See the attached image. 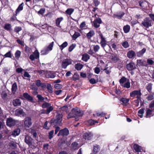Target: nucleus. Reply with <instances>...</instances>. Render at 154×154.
<instances>
[{
  "instance_id": "9",
  "label": "nucleus",
  "mask_w": 154,
  "mask_h": 154,
  "mask_svg": "<svg viewBox=\"0 0 154 154\" xmlns=\"http://www.w3.org/2000/svg\"><path fill=\"white\" fill-rule=\"evenodd\" d=\"M93 25L96 28H98L100 26V24L102 23V21L100 18L96 17L94 21Z\"/></svg>"
},
{
  "instance_id": "64",
  "label": "nucleus",
  "mask_w": 154,
  "mask_h": 154,
  "mask_svg": "<svg viewBox=\"0 0 154 154\" xmlns=\"http://www.w3.org/2000/svg\"><path fill=\"white\" fill-rule=\"evenodd\" d=\"M49 145L48 143L45 144L43 145V148L44 150H47L48 149Z\"/></svg>"
},
{
  "instance_id": "13",
  "label": "nucleus",
  "mask_w": 154,
  "mask_h": 154,
  "mask_svg": "<svg viewBox=\"0 0 154 154\" xmlns=\"http://www.w3.org/2000/svg\"><path fill=\"white\" fill-rule=\"evenodd\" d=\"M16 121L11 118H8L7 119V125L9 127L14 126L16 124Z\"/></svg>"
},
{
  "instance_id": "46",
  "label": "nucleus",
  "mask_w": 154,
  "mask_h": 154,
  "mask_svg": "<svg viewBox=\"0 0 154 154\" xmlns=\"http://www.w3.org/2000/svg\"><path fill=\"white\" fill-rule=\"evenodd\" d=\"M69 107H70V106H64L61 108V110L63 111L67 112L69 111Z\"/></svg>"
},
{
  "instance_id": "31",
  "label": "nucleus",
  "mask_w": 154,
  "mask_h": 154,
  "mask_svg": "<svg viewBox=\"0 0 154 154\" xmlns=\"http://www.w3.org/2000/svg\"><path fill=\"white\" fill-rule=\"evenodd\" d=\"M100 150L99 146L97 145H96L94 146L93 152L94 154H96Z\"/></svg>"
},
{
  "instance_id": "38",
  "label": "nucleus",
  "mask_w": 154,
  "mask_h": 154,
  "mask_svg": "<svg viewBox=\"0 0 154 154\" xmlns=\"http://www.w3.org/2000/svg\"><path fill=\"white\" fill-rule=\"evenodd\" d=\"M21 54V52L19 50H17L15 54V57L17 60L19 59Z\"/></svg>"
},
{
  "instance_id": "35",
  "label": "nucleus",
  "mask_w": 154,
  "mask_h": 154,
  "mask_svg": "<svg viewBox=\"0 0 154 154\" xmlns=\"http://www.w3.org/2000/svg\"><path fill=\"white\" fill-rule=\"evenodd\" d=\"M123 29L125 33H128L130 31V26L129 25H127L124 26Z\"/></svg>"
},
{
  "instance_id": "56",
  "label": "nucleus",
  "mask_w": 154,
  "mask_h": 154,
  "mask_svg": "<svg viewBox=\"0 0 154 154\" xmlns=\"http://www.w3.org/2000/svg\"><path fill=\"white\" fill-rule=\"evenodd\" d=\"M147 63L148 65H152L154 63V62L151 59H148L147 60Z\"/></svg>"
},
{
  "instance_id": "11",
  "label": "nucleus",
  "mask_w": 154,
  "mask_h": 154,
  "mask_svg": "<svg viewBox=\"0 0 154 154\" xmlns=\"http://www.w3.org/2000/svg\"><path fill=\"white\" fill-rule=\"evenodd\" d=\"M32 124L31 119L29 117H26L24 119V125L26 128H29Z\"/></svg>"
},
{
  "instance_id": "25",
  "label": "nucleus",
  "mask_w": 154,
  "mask_h": 154,
  "mask_svg": "<svg viewBox=\"0 0 154 154\" xmlns=\"http://www.w3.org/2000/svg\"><path fill=\"white\" fill-rule=\"evenodd\" d=\"M83 65L80 63H77L74 65L75 68L78 70H80L83 67Z\"/></svg>"
},
{
  "instance_id": "8",
  "label": "nucleus",
  "mask_w": 154,
  "mask_h": 154,
  "mask_svg": "<svg viewBox=\"0 0 154 154\" xmlns=\"http://www.w3.org/2000/svg\"><path fill=\"white\" fill-rule=\"evenodd\" d=\"M24 141L29 146L32 145L33 140L32 138L28 135L26 136Z\"/></svg>"
},
{
  "instance_id": "62",
  "label": "nucleus",
  "mask_w": 154,
  "mask_h": 154,
  "mask_svg": "<svg viewBox=\"0 0 154 154\" xmlns=\"http://www.w3.org/2000/svg\"><path fill=\"white\" fill-rule=\"evenodd\" d=\"M94 70L95 72L97 74H99L100 71V68L97 67H96L94 69Z\"/></svg>"
},
{
  "instance_id": "15",
  "label": "nucleus",
  "mask_w": 154,
  "mask_h": 154,
  "mask_svg": "<svg viewBox=\"0 0 154 154\" xmlns=\"http://www.w3.org/2000/svg\"><path fill=\"white\" fill-rule=\"evenodd\" d=\"M126 68L129 71L133 70L136 68L134 63L133 62H131L127 64Z\"/></svg>"
},
{
  "instance_id": "39",
  "label": "nucleus",
  "mask_w": 154,
  "mask_h": 154,
  "mask_svg": "<svg viewBox=\"0 0 154 154\" xmlns=\"http://www.w3.org/2000/svg\"><path fill=\"white\" fill-rule=\"evenodd\" d=\"M80 35V34L78 32H75L72 36L73 39L75 40Z\"/></svg>"
},
{
  "instance_id": "44",
  "label": "nucleus",
  "mask_w": 154,
  "mask_h": 154,
  "mask_svg": "<svg viewBox=\"0 0 154 154\" xmlns=\"http://www.w3.org/2000/svg\"><path fill=\"white\" fill-rule=\"evenodd\" d=\"M93 50L94 51L96 52L98 51L100 49V46L98 45H94L93 46Z\"/></svg>"
},
{
  "instance_id": "18",
  "label": "nucleus",
  "mask_w": 154,
  "mask_h": 154,
  "mask_svg": "<svg viewBox=\"0 0 154 154\" xmlns=\"http://www.w3.org/2000/svg\"><path fill=\"white\" fill-rule=\"evenodd\" d=\"M21 101L19 99L14 100L12 102L13 105L14 106H19L21 105Z\"/></svg>"
},
{
  "instance_id": "41",
  "label": "nucleus",
  "mask_w": 154,
  "mask_h": 154,
  "mask_svg": "<svg viewBox=\"0 0 154 154\" xmlns=\"http://www.w3.org/2000/svg\"><path fill=\"white\" fill-rule=\"evenodd\" d=\"M23 3H22L18 7V8L16 10V13H17L20 11H21L23 9Z\"/></svg>"
},
{
  "instance_id": "7",
  "label": "nucleus",
  "mask_w": 154,
  "mask_h": 154,
  "mask_svg": "<svg viewBox=\"0 0 154 154\" xmlns=\"http://www.w3.org/2000/svg\"><path fill=\"white\" fill-rule=\"evenodd\" d=\"M72 60L69 59H64L63 60L61 63L62 67L64 69H66L69 65L71 64Z\"/></svg>"
},
{
  "instance_id": "40",
  "label": "nucleus",
  "mask_w": 154,
  "mask_h": 154,
  "mask_svg": "<svg viewBox=\"0 0 154 154\" xmlns=\"http://www.w3.org/2000/svg\"><path fill=\"white\" fill-rule=\"evenodd\" d=\"M111 59L112 61L116 62L118 61L119 58L116 56L115 55H113L111 57Z\"/></svg>"
},
{
  "instance_id": "17",
  "label": "nucleus",
  "mask_w": 154,
  "mask_h": 154,
  "mask_svg": "<svg viewBox=\"0 0 154 154\" xmlns=\"http://www.w3.org/2000/svg\"><path fill=\"white\" fill-rule=\"evenodd\" d=\"M35 82L36 85L38 87H41L42 88H45L46 86L45 84L41 83V80L39 79L36 80Z\"/></svg>"
},
{
  "instance_id": "2",
  "label": "nucleus",
  "mask_w": 154,
  "mask_h": 154,
  "mask_svg": "<svg viewBox=\"0 0 154 154\" xmlns=\"http://www.w3.org/2000/svg\"><path fill=\"white\" fill-rule=\"evenodd\" d=\"M62 114H57L56 116L55 119H52L50 121V123L53 124L55 126H60L62 125Z\"/></svg>"
},
{
  "instance_id": "23",
  "label": "nucleus",
  "mask_w": 154,
  "mask_h": 154,
  "mask_svg": "<svg viewBox=\"0 0 154 154\" xmlns=\"http://www.w3.org/2000/svg\"><path fill=\"white\" fill-rule=\"evenodd\" d=\"M20 130L19 128L14 130L12 132L11 135L14 137L18 135L20 133Z\"/></svg>"
},
{
  "instance_id": "10",
  "label": "nucleus",
  "mask_w": 154,
  "mask_h": 154,
  "mask_svg": "<svg viewBox=\"0 0 154 154\" xmlns=\"http://www.w3.org/2000/svg\"><path fill=\"white\" fill-rule=\"evenodd\" d=\"M141 94L140 90L134 91L130 93V96L131 97H134L136 96L137 98L138 99L140 98Z\"/></svg>"
},
{
  "instance_id": "61",
  "label": "nucleus",
  "mask_w": 154,
  "mask_h": 154,
  "mask_svg": "<svg viewBox=\"0 0 154 154\" xmlns=\"http://www.w3.org/2000/svg\"><path fill=\"white\" fill-rule=\"evenodd\" d=\"M45 11V10L44 8L41 9L38 12V14H40L42 15L44 13Z\"/></svg>"
},
{
  "instance_id": "60",
  "label": "nucleus",
  "mask_w": 154,
  "mask_h": 154,
  "mask_svg": "<svg viewBox=\"0 0 154 154\" xmlns=\"http://www.w3.org/2000/svg\"><path fill=\"white\" fill-rule=\"evenodd\" d=\"M73 78L75 80L78 79L79 78V75L77 73H75L73 75Z\"/></svg>"
},
{
  "instance_id": "5",
  "label": "nucleus",
  "mask_w": 154,
  "mask_h": 154,
  "mask_svg": "<svg viewBox=\"0 0 154 154\" xmlns=\"http://www.w3.org/2000/svg\"><path fill=\"white\" fill-rule=\"evenodd\" d=\"M151 22V20L149 18L146 17L142 22L141 24L145 28H148L149 27L152 26Z\"/></svg>"
},
{
  "instance_id": "26",
  "label": "nucleus",
  "mask_w": 154,
  "mask_h": 154,
  "mask_svg": "<svg viewBox=\"0 0 154 154\" xmlns=\"http://www.w3.org/2000/svg\"><path fill=\"white\" fill-rule=\"evenodd\" d=\"M63 18L62 17L57 18L56 20V25L59 27H60V23L63 20Z\"/></svg>"
},
{
  "instance_id": "3",
  "label": "nucleus",
  "mask_w": 154,
  "mask_h": 154,
  "mask_svg": "<svg viewBox=\"0 0 154 154\" xmlns=\"http://www.w3.org/2000/svg\"><path fill=\"white\" fill-rule=\"evenodd\" d=\"M42 107L44 108H47L45 113L47 114L53 109V108L52 106H51V104L46 102H45L42 104Z\"/></svg>"
},
{
  "instance_id": "58",
  "label": "nucleus",
  "mask_w": 154,
  "mask_h": 154,
  "mask_svg": "<svg viewBox=\"0 0 154 154\" xmlns=\"http://www.w3.org/2000/svg\"><path fill=\"white\" fill-rule=\"evenodd\" d=\"M126 79L124 77H122L119 80V82L120 84H123L126 81Z\"/></svg>"
},
{
  "instance_id": "4",
  "label": "nucleus",
  "mask_w": 154,
  "mask_h": 154,
  "mask_svg": "<svg viewBox=\"0 0 154 154\" xmlns=\"http://www.w3.org/2000/svg\"><path fill=\"white\" fill-rule=\"evenodd\" d=\"M54 44V42H53L50 43L48 46L42 51L41 52V54L45 55L48 54L50 51L52 50Z\"/></svg>"
},
{
  "instance_id": "27",
  "label": "nucleus",
  "mask_w": 154,
  "mask_h": 154,
  "mask_svg": "<svg viewBox=\"0 0 154 154\" xmlns=\"http://www.w3.org/2000/svg\"><path fill=\"white\" fill-rule=\"evenodd\" d=\"M146 49L145 48H143L142 50L137 52V55L138 57H141L143 56V54L145 52Z\"/></svg>"
},
{
  "instance_id": "50",
  "label": "nucleus",
  "mask_w": 154,
  "mask_h": 154,
  "mask_svg": "<svg viewBox=\"0 0 154 154\" xmlns=\"http://www.w3.org/2000/svg\"><path fill=\"white\" fill-rule=\"evenodd\" d=\"M122 45L125 48H127L129 46L128 42L127 41H125L122 43Z\"/></svg>"
},
{
  "instance_id": "24",
  "label": "nucleus",
  "mask_w": 154,
  "mask_h": 154,
  "mask_svg": "<svg viewBox=\"0 0 154 154\" xmlns=\"http://www.w3.org/2000/svg\"><path fill=\"white\" fill-rule=\"evenodd\" d=\"M17 89V85L16 83H14L12 86L11 88V91L14 94H15L16 92Z\"/></svg>"
},
{
  "instance_id": "12",
  "label": "nucleus",
  "mask_w": 154,
  "mask_h": 154,
  "mask_svg": "<svg viewBox=\"0 0 154 154\" xmlns=\"http://www.w3.org/2000/svg\"><path fill=\"white\" fill-rule=\"evenodd\" d=\"M69 134V131L67 128H64L63 129L60 131L57 136H59L61 135L63 136L68 135Z\"/></svg>"
},
{
  "instance_id": "37",
  "label": "nucleus",
  "mask_w": 154,
  "mask_h": 154,
  "mask_svg": "<svg viewBox=\"0 0 154 154\" xmlns=\"http://www.w3.org/2000/svg\"><path fill=\"white\" fill-rule=\"evenodd\" d=\"M46 76L48 78H54L55 77L56 75L54 73L48 72L47 73Z\"/></svg>"
},
{
  "instance_id": "30",
  "label": "nucleus",
  "mask_w": 154,
  "mask_h": 154,
  "mask_svg": "<svg viewBox=\"0 0 154 154\" xmlns=\"http://www.w3.org/2000/svg\"><path fill=\"white\" fill-rule=\"evenodd\" d=\"M152 84L149 83L146 86V88L149 93H151L152 88Z\"/></svg>"
},
{
  "instance_id": "33",
  "label": "nucleus",
  "mask_w": 154,
  "mask_h": 154,
  "mask_svg": "<svg viewBox=\"0 0 154 154\" xmlns=\"http://www.w3.org/2000/svg\"><path fill=\"white\" fill-rule=\"evenodd\" d=\"M72 148V149L76 150L78 149L79 148L78 144L76 142H74L71 144Z\"/></svg>"
},
{
  "instance_id": "43",
  "label": "nucleus",
  "mask_w": 154,
  "mask_h": 154,
  "mask_svg": "<svg viewBox=\"0 0 154 154\" xmlns=\"http://www.w3.org/2000/svg\"><path fill=\"white\" fill-rule=\"evenodd\" d=\"M146 109V117H150L152 111L148 108Z\"/></svg>"
},
{
  "instance_id": "47",
  "label": "nucleus",
  "mask_w": 154,
  "mask_h": 154,
  "mask_svg": "<svg viewBox=\"0 0 154 154\" xmlns=\"http://www.w3.org/2000/svg\"><path fill=\"white\" fill-rule=\"evenodd\" d=\"M22 30V28L20 26H16L14 29V31L17 33Z\"/></svg>"
},
{
  "instance_id": "22",
  "label": "nucleus",
  "mask_w": 154,
  "mask_h": 154,
  "mask_svg": "<svg viewBox=\"0 0 154 154\" xmlns=\"http://www.w3.org/2000/svg\"><path fill=\"white\" fill-rule=\"evenodd\" d=\"M135 55V54L133 51L131 50L129 51L127 53V55L128 57L129 58H132L134 57Z\"/></svg>"
},
{
  "instance_id": "42",
  "label": "nucleus",
  "mask_w": 154,
  "mask_h": 154,
  "mask_svg": "<svg viewBox=\"0 0 154 154\" xmlns=\"http://www.w3.org/2000/svg\"><path fill=\"white\" fill-rule=\"evenodd\" d=\"M68 45V43L66 42H64L63 44H62L60 45H59V47H60V48L61 50H62L63 49L66 47Z\"/></svg>"
},
{
  "instance_id": "53",
  "label": "nucleus",
  "mask_w": 154,
  "mask_h": 154,
  "mask_svg": "<svg viewBox=\"0 0 154 154\" xmlns=\"http://www.w3.org/2000/svg\"><path fill=\"white\" fill-rule=\"evenodd\" d=\"M54 133V131L52 130L49 133L48 137L50 139H51L53 137Z\"/></svg>"
},
{
  "instance_id": "21",
  "label": "nucleus",
  "mask_w": 154,
  "mask_h": 154,
  "mask_svg": "<svg viewBox=\"0 0 154 154\" xmlns=\"http://www.w3.org/2000/svg\"><path fill=\"white\" fill-rule=\"evenodd\" d=\"M94 34V31L93 30H91L87 34L86 36L88 39H90Z\"/></svg>"
},
{
  "instance_id": "48",
  "label": "nucleus",
  "mask_w": 154,
  "mask_h": 154,
  "mask_svg": "<svg viewBox=\"0 0 154 154\" xmlns=\"http://www.w3.org/2000/svg\"><path fill=\"white\" fill-rule=\"evenodd\" d=\"M144 110L143 109H140L138 111V116L140 118H142L143 116V114L144 113Z\"/></svg>"
},
{
  "instance_id": "57",
  "label": "nucleus",
  "mask_w": 154,
  "mask_h": 154,
  "mask_svg": "<svg viewBox=\"0 0 154 154\" xmlns=\"http://www.w3.org/2000/svg\"><path fill=\"white\" fill-rule=\"evenodd\" d=\"M31 89L34 91H37L38 89V88L35 85L34 83L31 85Z\"/></svg>"
},
{
  "instance_id": "34",
  "label": "nucleus",
  "mask_w": 154,
  "mask_h": 154,
  "mask_svg": "<svg viewBox=\"0 0 154 154\" xmlns=\"http://www.w3.org/2000/svg\"><path fill=\"white\" fill-rule=\"evenodd\" d=\"M15 113L17 115H23L24 112L23 109H16L15 111Z\"/></svg>"
},
{
  "instance_id": "1",
  "label": "nucleus",
  "mask_w": 154,
  "mask_h": 154,
  "mask_svg": "<svg viewBox=\"0 0 154 154\" xmlns=\"http://www.w3.org/2000/svg\"><path fill=\"white\" fill-rule=\"evenodd\" d=\"M82 115L83 113L81 112L80 109L77 107H75L72 109L71 112L68 114L67 118H74L76 116H81Z\"/></svg>"
},
{
  "instance_id": "59",
  "label": "nucleus",
  "mask_w": 154,
  "mask_h": 154,
  "mask_svg": "<svg viewBox=\"0 0 154 154\" xmlns=\"http://www.w3.org/2000/svg\"><path fill=\"white\" fill-rule=\"evenodd\" d=\"M75 45L74 44H72L69 48V52H71L73 49L75 47Z\"/></svg>"
},
{
  "instance_id": "63",
  "label": "nucleus",
  "mask_w": 154,
  "mask_h": 154,
  "mask_svg": "<svg viewBox=\"0 0 154 154\" xmlns=\"http://www.w3.org/2000/svg\"><path fill=\"white\" fill-rule=\"evenodd\" d=\"M47 88L49 91H52V88L50 84L48 85Z\"/></svg>"
},
{
  "instance_id": "55",
  "label": "nucleus",
  "mask_w": 154,
  "mask_h": 154,
  "mask_svg": "<svg viewBox=\"0 0 154 154\" xmlns=\"http://www.w3.org/2000/svg\"><path fill=\"white\" fill-rule=\"evenodd\" d=\"M37 72L40 75H44L46 72V71L44 70H39L37 71Z\"/></svg>"
},
{
  "instance_id": "45",
  "label": "nucleus",
  "mask_w": 154,
  "mask_h": 154,
  "mask_svg": "<svg viewBox=\"0 0 154 154\" xmlns=\"http://www.w3.org/2000/svg\"><path fill=\"white\" fill-rule=\"evenodd\" d=\"M7 96V93L5 91H3L1 93V97L3 99H5Z\"/></svg>"
},
{
  "instance_id": "32",
  "label": "nucleus",
  "mask_w": 154,
  "mask_h": 154,
  "mask_svg": "<svg viewBox=\"0 0 154 154\" xmlns=\"http://www.w3.org/2000/svg\"><path fill=\"white\" fill-rule=\"evenodd\" d=\"M154 94H149L147 95L146 97V99L148 101H150L153 100L154 98Z\"/></svg>"
},
{
  "instance_id": "6",
  "label": "nucleus",
  "mask_w": 154,
  "mask_h": 154,
  "mask_svg": "<svg viewBox=\"0 0 154 154\" xmlns=\"http://www.w3.org/2000/svg\"><path fill=\"white\" fill-rule=\"evenodd\" d=\"M100 38L101 39V41L100 42V44L101 46L103 48L104 50H105L104 47L107 45V41L106 40L105 38L103 36V35L100 31L98 32Z\"/></svg>"
},
{
  "instance_id": "20",
  "label": "nucleus",
  "mask_w": 154,
  "mask_h": 154,
  "mask_svg": "<svg viewBox=\"0 0 154 154\" xmlns=\"http://www.w3.org/2000/svg\"><path fill=\"white\" fill-rule=\"evenodd\" d=\"M23 96L25 98L30 101L32 102L33 100L32 97L27 93H23Z\"/></svg>"
},
{
  "instance_id": "54",
  "label": "nucleus",
  "mask_w": 154,
  "mask_h": 154,
  "mask_svg": "<svg viewBox=\"0 0 154 154\" xmlns=\"http://www.w3.org/2000/svg\"><path fill=\"white\" fill-rule=\"evenodd\" d=\"M124 87L126 88H129L130 87V83L129 82H128L125 83L123 85H122Z\"/></svg>"
},
{
  "instance_id": "14",
  "label": "nucleus",
  "mask_w": 154,
  "mask_h": 154,
  "mask_svg": "<svg viewBox=\"0 0 154 154\" xmlns=\"http://www.w3.org/2000/svg\"><path fill=\"white\" fill-rule=\"evenodd\" d=\"M39 54L38 51L36 50L33 53V54H31L29 57L30 59L32 61L34 60L35 59H37L39 58Z\"/></svg>"
},
{
  "instance_id": "52",
  "label": "nucleus",
  "mask_w": 154,
  "mask_h": 154,
  "mask_svg": "<svg viewBox=\"0 0 154 154\" xmlns=\"http://www.w3.org/2000/svg\"><path fill=\"white\" fill-rule=\"evenodd\" d=\"M11 28V25L9 24H6L4 27V28L7 30H10Z\"/></svg>"
},
{
  "instance_id": "28",
  "label": "nucleus",
  "mask_w": 154,
  "mask_h": 154,
  "mask_svg": "<svg viewBox=\"0 0 154 154\" xmlns=\"http://www.w3.org/2000/svg\"><path fill=\"white\" fill-rule=\"evenodd\" d=\"M134 148L135 150L137 152H141L142 150L141 147L137 144H134Z\"/></svg>"
},
{
  "instance_id": "29",
  "label": "nucleus",
  "mask_w": 154,
  "mask_h": 154,
  "mask_svg": "<svg viewBox=\"0 0 154 154\" xmlns=\"http://www.w3.org/2000/svg\"><path fill=\"white\" fill-rule=\"evenodd\" d=\"M90 58V56L87 54H84L82 55V59L86 62Z\"/></svg>"
},
{
  "instance_id": "51",
  "label": "nucleus",
  "mask_w": 154,
  "mask_h": 154,
  "mask_svg": "<svg viewBox=\"0 0 154 154\" xmlns=\"http://www.w3.org/2000/svg\"><path fill=\"white\" fill-rule=\"evenodd\" d=\"M37 97L38 98V100L40 101H43L45 100V98L41 95H37Z\"/></svg>"
},
{
  "instance_id": "19",
  "label": "nucleus",
  "mask_w": 154,
  "mask_h": 154,
  "mask_svg": "<svg viewBox=\"0 0 154 154\" xmlns=\"http://www.w3.org/2000/svg\"><path fill=\"white\" fill-rule=\"evenodd\" d=\"M93 136V134L91 132L86 133L83 135L84 138L85 140H90Z\"/></svg>"
},
{
  "instance_id": "16",
  "label": "nucleus",
  "mask_w": 154,
  "mask_h": 154,
  "mask_svg": "<svg viewBox=\"0 0 154 154\" xmlns=\"http://www.w3.org/2000/svg\"><path fill=\"white\" fill-rule=\"evenodd\" d=\"M17 146L16 143L12 141H11L8 144V148L10 149H15L17 148Z\"/></svg>"
},
{
  "instance_id": "49",
  "label": "nucleus",
  "mask_w": 154,
  "mask_h": 154,
  "mask_svg": "<svg viewBox=\"0 0 154 154\" xmlns=\"http://www.w3.org/2000/svg\"><path fill=\"white\" fill-rule=\"evenodd\" d=\"M129 100V99H127L125 98H122L121 99L120 101L124 103H127Z\"/></svg>"
},
{
  "instance_id": "36",
  "label": "nucleus",
  "mask_w": 154,
  "mask_h": 154,
  "mask_svg": "<svg viewBox=\"0 0 154 154\" xmlns=\"http://www.w3.org/2000/svg\"><path fill=\"white\" fill-rule=\"evenodd\" d=\"M74 9H73L70 8H68L65 11L66 13L69 15H71L72 13L73 12Z\"/></svg>"
}]
</instances>
